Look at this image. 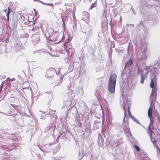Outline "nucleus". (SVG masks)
Wrapping results in <instances>:
<instances>
[{
  "label": "nucleus",
  "instance_id": "a211bd4d",
  "mask_svg": "<svg viewBox=\"0 0 160 160\" xmlns=\"http://www.w3.org/2000/svg\"><path fill=\"white\" fill-rule=\"evenodd\" d=\"M8 10H11V9H10V7H8Z\"/></svg>",
  "mask_w": 160,
  "mask_h": 160
},
{
  "label": "nucleus",
  "instance_id": "aec40b11",
  "mask_svg": "<svg viewBox=\"0 0 160 160\" xmlns=\"http://www.w3.org/2000/svg\"><path fill=\"white\" fill-rule=\"evenodd\" d=\"M34 29H35V28H33L32 29V31H34Z\"/></svg>",
  "mask_w": 160,
  "mask_h": 160
},
{
  "label": "nucleus",
  "instance_id": "7ed1b4c3",
  "mask_svg": "<svg viewBox=\"0 0 160 160\" xmlns=\"http://www.w3.org/2000/svg\"><path fill=\"white\" fill-rule=\"evenodd\" d=\"M56 72V71L54 68H50L47 70L45 76L48 78H52Z\"/></svg>",
  "mask_w": 160,
  "mask_h": 160
},
{
  "label": "nucleus",
  "instance_id": "0eeeda50",
  "mask_svg": "<svg viewBox=\"0 0 160 160\" xmlns=\"http://www.w3.org/2000/svg\"><path fill=\"white\" fill-rule=\"evenodd\" d=\"M133 62L132 59L130 58L128 61L126 63L125 67H129L133 64Z\"/></svg>",
  "mask_w": 160,
  "mask_h": 160
},
{
  "label": "nucleus",
  "instance_id": "4be33fe9",
  "mask_svg": "<svg viewBox=\"0 0 160 160\" xmlns=\"http://www.w3.org/2000/svg\"><path fill=\"white\" fill-rule=\"evenodd\" d=\"M2 41V39L0 38V42H1Z\"/></svg>",
  "mask_w": 160,
  "mask_h": 160
},
{
  "label": "nucleus",
  "instance_id": "b1692460",
  "mask_svg": "<svg viewBox=\"0 0 160 160\" xmlns=\"http://www.w3.org/2000/svg\"><path fill=\"white\" fill-rule=\"evenodd\" d=\"M128 125H129V123H128Z\"/></svg>",
  "mask_w": 160,
  "mask_h": 160
},
{
  "label": "nucleus",
  "instance_id": "5701e85b",
  "mask_svg": "<svg viewBox=\"0 0 160 160\" xmlns=\"http://www.w3.org/2000/svg\"><path fill=\"white\" fill-rule=\"evenodd\" d=\"M5 13H6V10H5Z\"/></svg>",
  "mask_w": 160,
  "mask_h": 160
},
{
  "label": "nucleus",
  "instance_id": "412c9836",
  "mask_svg": "<svg viewBox=\"0 0 160 160\" xmlns=\"http://www.w3.org/2000/svg\"><path fill=\"white\" fill-rule=\"evenodd\" d=\"M128 131H129V132H130V130L129 128H128Z\"/></svg>",
  "mask_w": 160,
  "mask_h": 160
},
{
  "label": "nucleus",
  "instance_id": "f03ea898",
  "mask_svg": "<svg viewBox=\"0 0 160 160\" xmlns=\"http://www.w3.org/2000/svg\"><path fill=\"white\" fill-rule=\"evenodd\" d=\"M140 72L141 73V83L142 84L143 83L144 81L146 78L148 74L149 68L148 66H146L144 69L141 70H139Z\"/></svg>",
  "mask_w": 160,
  "mask_h": 160
},
{
  "label": "nucleus",
  "instance_id": "20e7f679",
  "mask_svg": "<svg viewBox=\"0 0 160 160\" xmlns=\"http://www.w3.org/2000/svg\"><path fill=\"white\" fill-rule=\"evenodd\" d=\"M147 44L146 43L143 44L141 48L142 52L144 53H145L147 52Z\"/></svg>",
  "mask_w": 160,
  "mask_h": 160
},
{
  "label": "nucleus",
  "instance_id": "9d476101",
  "mask_svg": "<svg viewBox=\"0 0 160 160\" xmlns=\"http://www.w3.org/2000/svg\"><path fill=\"white\" fill-rule=\"evenodd\" d=\"M97 6V3L96 2L92 4L90 7L89 9H92L93 8L96 7Z\"/></svg>",
  "mask_w": 160,
  "mask_h": 160
},
{
  "label": "nucleus",
  "instance_id": "4468645a",
  "mask_svg": "<svg viewBox=\"0 0 160 160\" xmlns=\"http://www.w3.org/2000/svg\"><path fill=\"white\" fill-rule=\"evenodd\" d=\"M11 11H8L6 15L7 16V20L8 21H9V15L11 12Z\"/></svg>",
  "mask_w": 160,
  "mask_h": 160
},
{
  "label": "nucleus",
  "instance_id": "2eb2a0df",
  "mask_svg": "<svg viewBox=\"0 0 160 160\" xmlns=\"http://www.w3.org/2000/svg\"><path fill=\"white\" fill-rule=\"evenodd\" d=\"M134 147L136 149L137 151L139 152L140 150V149L139 148L137 145H135Z\"/></svg>",
  "mask_w": 160,
  "mask_h": 160
},
{
  "label": "nucleus",
  "instance_id": "423d86ee",
  "mask_svg": "<svg viewBox=\"0 0 160 160\" xmlns=\"http://www.w3.org/2000/svg\"><path fill=\"white\" fill-rule=\"evenodd\" d=\"M152 115V110L151 106L149 108L148 111V115L150 120H151V118Z\"/></svg>",
  "mask_w": 160,
  "mask_h": 160
},
{
  "label": "nucleus",
  "instance_id": "1a4fd4ad",
  "mask_svg": "<svg viewBox=\"0 0 160 160\" xmlns=\"http://www.w3.org/2000/svg\"><path fill=\"white\" fill-rule=\"evenodd\" d=\"M151 83L150 84V86L151 88L152 89V91H153V88L154 87V82L153 80V78H151Z\"/></svg>",
  "mask_w": 160,
  "mask_h": 160
},
{
  "label": "nucleus",
  "instance_id": "ddd939ff",
  "mask_svg": "<svg viewBox=\"0 0 160 160\" xmlns=\"http://www.w3.org/2000/svg\"><path fill=\"white\" fill-rule=\"evenodd\" d=\"M70 7H73V8H70V10H71L72 9L74 10L76 9L75 7L74 8V5L73 4L71 3L70 4Z\"/></svg>",
  "mask_w": 160,
  "mask_h": 160
},
{
  "label": "nucleus",
  "instance_id": "f257e3e1",
  "mask_svg": "<svg viewBox=\"0 0 160 160\" xmlns=\"http://www.w3.org/2000/svg\"><path fill=\"white\" fill-rule=\"evenodd\" d=\"M117 75L115 74L110 75L108 82V90L110 93H114Z\"/></svg>",
  "mask_w": 160,
  "mask_h": 160
},
{
  "label": "nucleus",
  "instance_id": "39448f33",
  "mask_svg": "<svg viewBox=\"0 0 160 160\" xmlns=\"http://www.w3.org/2000/svg\"><path fill=\"white\" fill-rule=\"evenodd\" d=\"M22 18L23 20L22 23L25 24H28V23L29 20L28 19V17L27 15L22 17Z\"/></svg>",
  "mask_w": 160,
  "mask_h": 160
},
{
  "label": "nucleus",
  "instance_id": "6ab92c4d",
  "mask_svg": "<svg viewBox=\"0 0 160 160\" xmlns=\"http://www.w3.org/2000/svg\"><path fill=\"white\" fill-rule=\"evenodd\" d=\"M9 5H12V2H10L9 3Z\"/></svg>",
  "mask_w": 160,
  "mask_h": 160
},
{
  "label": "nucleus",
  "instance_id": "f8f14e48",
  "mask_svg": "<svg viewBox=\"0 0 160 160\" xmlns=\"http://www.w3.org/2000/svg\"><path fill=\"white\" fill-rule=\"evenodd\" d=\"M130 105H128V115L130 116L131 115V113L130 111Z\"/></svg>",
  "mask_w": 160,
  "mask_h": 160
},
{
  "label": "nucleus",
  "instance_id": "9b49d317",
  "mask_svg": "<svg viewBox=\"0 0 160 160\" xmlns=\"http://www.w3.org/2000/svg\"><path fill=\"white\" fill-rule=\"evenodd\" d=\"M123 109L124 110V120L125 118V117L127 115V112H126V110H125V107L124 106L123 107Z\"/></svg>",
  "mask_w": 160,
  "mask_h": 160
},
{
  "label": "nucleus",
  "instance_id": "f3484780",
  "mask_svg": "<svg viewBox=\"0 0 160 160\" xmlns=\"http://www.w3.org/2000/svg\"><path fill=\"white\" fill-rule=\"evenodd\" d=\"M34 13H33V16H34V14H35V16H36V10L34 11Z\"/></svg>",
  "mask_w": 160,
  "mask_h": 160
},
{
  "label": "nucleus",
  "instance_id": "dca6fc26",
  "mask_svg": "<svg viewBox=\"0 0 160 160\" xmlns=\"http://www.w3.org/2000/svg\"><path fill=\"white\" fill-rule=\"evenodd\" d=\"M59 79H59L60 81L58 83V84L57 85H60L61 83V81H60L61 78H60Z\"/></svg>",
  "mask_w": 160,
  "mask_h": 160
},
{
  "label": "nucleus",
  "instance_id": "6e6552de",
  "mask_svg": "<svg viewBox=\"0 0 160 160\" xmlns=\"http://www.w3.org/2000/svg\"><path fill=\"white\" fill-rule=\"evenodd\" d=\"M40 38L39 36H38L36 38L34 39L32 41V42L34 44H38L40 42Z\"/></svg>",
  "mask_w": 160,
  "mask_h": 160
}]
</instances>
